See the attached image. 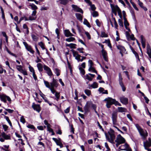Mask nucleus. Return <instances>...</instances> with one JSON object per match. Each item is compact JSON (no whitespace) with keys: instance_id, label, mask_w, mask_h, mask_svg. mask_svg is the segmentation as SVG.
<instances>
[{"instance_id":"f257e3e1","label":"nucleus","mask_w":151,"mask_h":151,"mask_svg":"<svg viewBox=\"0 0 151 151\" xmlns=\"http://www.w3.org/2000/svg\"><path fill=\"white\" fill-rule=\"evenodd\" d=\"M108 133L110 136V138L107 136L106 133H105V135L106 139L110 143L114 144V139L115 138V136L114 134V131L112 129H110V131L108 132Z\"/></svg>"},{"instance_id":"f03ea898","label":"nucleus","mask_w":151,"mask_h":151,"mask_svg":"<svg viewBox=\"0 0 151 151\" xmlns=\"http://www.w3.org/2000/svg\"><path fill=\"white\" fill-rule=\"evenodd\" d=\"M135 126L139 132L140 135L142 136L144 138H145L147 136V132L146 131H144L138 124H136Z\"/></svg>"},{"instance_id":"7ed1b4c3","label":"nucleus","mask_w":151,"mask_h":151,"mask_svg":"<svg viewBox=\"0 0 151 151\" xmlns=\"http://www.w3.org/2000/svg\"><path fill=\"white\" fill-rule=\"evenodd\" d=\"M125 139L122 137L120 134H119L115 140V142H118L120 144L123 143L125 142Z\"/></svg>"},{"instance_id":"20e7f679","label":"nucleus","mask_w":151,"mask_h":151,"mask_svg":"<svg viewBox=\"0 0 151 151\" xmlns=\"http://www.w3.org/2000/svg\"><path fill=\"white\" fill-rule=\"evenodd\" d=\"M112 115L113 124L114 125H117V114L116 112H114L112 113Z\"/></svg>"},{"instance_id":"39448f33","label":"nucleus","mask_w":151,"mask_h":151,"mask_svg":"<svg viewBox=\"0 0 151 151\" xmlns=\"http://www.w3.org/2000/svg\"><path fill=\"white\" fill-rule=\"evenodd\" d=\"M23 44L25 46L26 49L29 51L32 54H33L35 51L32 50L31 46L30 45H29L27 42H23Z\"/></svg>"},{"instance_id":"423d86ee","label":"nucleus","mask_w":151,"mask_h":151,"mask_svg":"<svg viewBox=\"0 0 151 151\" xmlns=\"http://www.w3.org/2000/svg\"><path fill=\"white\" fill-rule=\"evenodd\" d=\"M72 52L73 56L75 57V59L77 60L78 61H79L80 60V58L81 57V55L78 54L77 52L74 50L72 51Z\"/></svg>"},{"instance_id":"0eeeda50","label":"nucleus","mask_w":151,"mask_h":151,"mask_svg":"<svg viewBox=\"0 0 151 151\" xmlns=\"http://www.w3.org/2000/svg\"><path fill=\"white\" fill-rule=\"evenodd\" d=\"M72 7L74 9V10L75 11L80 12L82 14L83 13V12L81 8L78 7L77 6L73 4L72 5Z\"/></svg>"},{"instance_id":"6e6552de","label":"nucleus","mask_w":151,"mask_h":151,"mask_svg":"<svg viewBox=\"0 0 151 151\" xmlns=\"http://www.w3.org/2000/svg\"><path fill=\"white\" fill-rule=\"evenodd\" d=\"M104 101H106L107 103L111 105L114 104V102H115V99L109 97L108 98H106L105 99Z\"/></svg>"},{"instance_id":"1a4fd4ad","label":"nucleus","mask_w":151,"mask_h":151,"mask_svg":"<svg viewBox=\"0 0 151 151\" xmlns=\"http://www.w3.org/2000/svg\"><path fill=\"white\" fill-rule=\"evenodd\" d=\"M50 85L51 86V87H57L58 85V83L57 82V80H56L55 79L53 78L52 79V82L50 83Z\"/></svg>"},{"instance_id":"9d476101","label":"nucleus","mask_w":151,"mask_h":151,"mask_svg":"<svg viewBox=\"0 0 151 151\" xmlns=\"http://www.w3.org/2000/svg\"><path fill=\"white\" fill-rule=\"evenodd\" d=\"M52 139L56 143V144L60 146L61 148L63 147V145L62 143L60 141V139L59 138V139H58L56 138H53Z\"/></svg>"},{"instance_id":"9b49d317","label":"nucleus","mask_w":151,"mask_h":151,"mask_svg":"<svg viewBox=\"0 0 151 151\" xmlns=\"http://www.w3.org/2000/svg\"><path fill=\"white\" fill-rule=\"evenodd\" d=\"M121 102L124 104L126 105L128 103V99L127 98L124 97H121L120 98Z\"/></svg>"},{"instance_id":"f8f14e48","label":"nucleus","mask_w":151,"mask_h":151,"mask_svg":"<svg viewBox=\"0 0 151 151\" xmlns=\"http://www.w3.org/2000/svg\"><path fill=\"white\" fill-rule=\"evenodd\" d=\"M101 52L104 59L106 61L108 62V56L105 50L101 51Z\"/></svg>"},{"instance_id":"ddd939ff","label":"nucleus","mask_w":151,"mask_h":151,"mask_svg":"<svg viewBox=\"0 0 151 151\" xmlns=\"http://www.w3.org/2000/svg\"><path fill=\"white\" fill-rule=\"evenodd\" d=\"M64 33L65 35L67 37L74 36V35L72 34L69 31L68 29H66L64 31Z\"/></svg>"},{"instance_id":"4468645a","label":"nucleus","mask_w":151,"mask_h":151,"mask_svg":"<svg viewBox=\"0 0 151 151\" xmlns=\"http://www.w3.org/2000/svg\"><path fill=\"white\" fill-rule=\"evenodd\" d=\"M1 135L4 138V139H11V137L9 135L6 134L4 132H3L1 133Z\"/></svg>"},{"instance_id":"2eb2a0df","label":"nucleus","mask_w":151,"mask_h":151,"mask_svg":"<svg viewBox=\"0 0 151 151\" xmlns=\"http://www.w3.org/2000/svg\"><path fill=\"white\" fill-rule=\"evenodd\" d=\"M116 47L117 49L119 50V52H125L126 50L124 46L120 45H116Z\"/></svg>"},{"instance_id":"dca6fc26","label":"nucleus","mask_w":151,"mask_h":151,"mask_svg":"<svg viewBox=\"0 0 151 151\" xmlns=\"http://www.w3.org/2000/svg\"><path fill=\"white\" fill-rule=\"evenodd\" d=\"M32 107L34 110L38 112L40 111V105H33Z\"/></svg>"},{"instance_id":"f3484780","label":"nucleus","mask_w":151,"mask_h":151,"mask_svg":"<svg viewBox=\"0 0 151 151\" xmlns=\"http://www.w3.org/2000/svg\"><path fill=\"white\" fill-rule=\"evenodd\" d=\"M130 48L132 52L135 55L136 58L139 61H140V59L138 53L134 50L133 48L131 46H130Z\"/></svg>"},{"instance_id":"a211bd4d","label":"nucleus","mask_w":151,"mask_h":151,"mask_svg":"<svg viewBox=\"0 0 151 151\" xmlns=\"http://www.w3.org/2000/svg\"><path fill=\"white\" fill-rule=\"evenodd\" d=\"M128 145L127 143H125L124 145H121L119 147V149L121 150H126L129 146Z\"/></svg>"},{"instance_id":"6ab92c4d","label":"nucleus","mask_w":151,"mask_h":151,"mask_svg":"<svg viewBox=\"0 0 151 151\" xmlns=\"http://www.w3.org/2000/svg\"><path fill=\"white\" fill-rule=\"evenodd\" d=\"M118 112H126L127 111L126 109L122 107H118Z\"/></svg>"},{"instance_id":"aec40b11","label":"nucleus","mask_w":151,"mask_h":151,"mask_svg":"<svg viewBox=\"0 0 151 151\" xmlns=\"http://www.w3.org/2000/svg\"><path fill=\"white\" fill-rule=\"evenodd\" d=\"M147 53L150 58H151V49L150 46H147Z\"/></svg>"},{"instance_id":"412c9836","label":"nucleus","mask_w":151,"mask_h":151,"mask_svg":"<svg viewBox=\"0 0 151 151\" xmlns=\"http://www.w3.org/2000/svg\"><path fill=\"white\" fill-rule=\"evenodd\" d=\"M116 9L117 11H118V14L119 15V16L121 18H122V14L121 11L119 7L117 6H116Z\"/></svg>"},{"instance_id":"4be33fe9","label":"nucleus","mask_w":151,"mask_h":151,"mask_svg":"<svg viewBox=\"0 0 151 151\" xmlns=\"http://www.w3.org/2000/svg\"><path fill=\"white\" fill-rule=\"evenodd\" d=\"M37 66L40 72H41L43 70V66L41 63H38L37 65Z\"/></svg>"},{"instance_id":"5701e85b","label":"nucleus","mask_w":151,"mask_h":151,"mask_svg":"<svg viewBox=\"0 0 151 151\" xmlns=\"http://www.w3.org/2000/svg\"><path fill=\"white\" fill-rule=\"evenodd\" d=\"M60 1V3L63 5H66L70 0H59Z\"/></svg>"},{"instance_id":"b1692460","label":"nucleus","mask_w":151,"mask_h":151,"mask_svg":"<svg viewBox=\"0 0 151 151\" xmlns=\"http://www.w3.org/2000/svg\"><path fill=\"white\" fill-rule=\"evenodd\" d=\"M144 146H145L146 147H149L151 146V142H148L147 140L145 142H144Z\"/></svg>"},{"instance_id":"393cba45","label":"nucleus","mask_w":151,"mask_h":151,"mask_svg":"<svg viewBox=\"0 0 151 151\" xmlns=\"http://www.w3.org/2000/svg\"><path fill=\"white\" fill-rule=\"evenodd\" d=\"M76 16L77 19L80 21H82L83 17L79 13H76Z\"/></svg>"},{"instance_id":"a878e982","label":"nucleus","mask_w":151,"mask_h":151,"mask_svg":"<svg viewBox=\"0 0 151 151\" xmlns=\"http://www.w3.org/2000/svg\"><path fill=\"white\" fill-rule=\"evenodd\" d=\"M66 45L67 46L71 48H75L76 45L73 43H70V44H66Z\"/></svg>"},{"instance_id":"bb28decb","label":"nucleus","mask_w":151,"mask_h":151,"mask_svg":"<svg viewBox=\"0 0 151 151\" xmlns=\"http://www.w3.org/2000/svg\"><path fill=\"white\" fill-rule=\"evenodd\" d=\"M0 98L1 101H3L4 103L6 102V96L4 95H2L0 96Z\"/></svg>"},{"instance_id":"cd10ccee","label":"nucleus","mask_w":151,"mask_h":151,"mask_svg":"<svg viewBox=\"0 0 151 151\" xmlns=\"http://www.w3.org/2000/svg\"><path fill=\"white\" fill-rule=\"evenodd\" d=\"M83 23L84 24L86 25L89 28L91 27V26L90 24V23L86 19H84Z\"/></svg>"},{"instance_id":"c85d7f7f","label":"nucleus","mask_w":151,"mask_h":151,"mask_svg":"<svg viewBox=\"0 0 151 151\" xmlns=\"http://www.w3.org/2000/svg\"><path fill=\"white\" fill-rule=\"evenodd\" d=\"M89 75L88 74L85 76H84V79H85L88 80L89 81H92L93 78L91 77H90Z\"/></svg>"},{"instance_id":"c756f323","label":"nucleus","mask_w":151,"mask_h":151,"mask_svg":"<svg viewBox=\"0 0 151 151\" xmlns=\"http://www.w3.org/2000/svg\"><path fill=\"white\" fill-rule=\"evenodd\" d=\"M103 43H106L108 44V46L112 50V46L111 44L110 43V41L109 40H105V41Z\"/></svg>"},{"instance_id":"7c9ffc66","label":"nucleus","mask_w":151,"mask_h":151,"mask_svg":"<svg viewBox=\"0 0 151 151\" xmlns=\"http://www.w3.org/2000/svg\"><path fill=\"white\" fill-rule=\"evenodd\" d=\"M44 82L45 86L47 88L50 89L51 87V86L50 85L48 81L44 80Z\"/></svg>"},{"instance_id":"2f4dec72","label":"nucleus","mask_w":151,"mask_h":151,"mask_svg":"<svg viewBox=\"0 0 151 151\" xmlns=\"http://www.w3.org/2000/svg\"><path fill=\"white\" fill-rule=\"evenodd\" d=\"M88 70L89 71H91L94 73H97V71L95 70V69L92 67H89L88 69Z\"/></svg>"},{"instance_id":"473e14b6","label":"nucleus","mask_w":151,"mask_h":151,"mask_svg":"<svg viewBox=\"0 0 151 151\" xmlns=\"http://www.w3.org/2000/svg\"><path fill=\"white\" fill-rule=\"evenodd\" d=\"M84 92L88 96H90L91 94V91L88 89H85L84 90Z\"/></svg>"},{"instance_id":"72a5a7b5","label":"nucleus","mask_w":151,"mask_h":151,"mask_svg":"<svg viewBox=\"0 0 151 151\" xmlns=\"http://www.w3.org/2000/svg\"><path fill=\"white\" fill-rule=\"evenodd\" d=\"M55 96L56 97V98L55 99L58 101V100L59 99L60 97V93L57 92H56L55 94Z\"/></svg>"},{"instance_id":"f704fd0d","label":"nucleus","mask_w":151,"mask_h":151,"mask_svg":"<svg viewBox=\"0 0 151 151\" xmlns=\"http://www.w3.org/2000/svg\"><path fill=\"white\" fill-rule=\"evenodd\" d=\"M75 39L74 37H70V38H67L65 39V40L68 42H70L74 41Z\"/></svg>"},{"instance_id":"c9c22d12","label":"nucleus","mask_w":151,"mask_h":151,"mask_svg":"<svg viewBox=\"0 0 151 151\" xmlns=\"http://www.w3.org/2000/svg\"><path fill=\"white\" fill-rule=\"evenodd\" d=\"M54 72L56 74L57 76H58L60 75V70L59 69L56 68L54 69Z\"/></svg>"},{"instance_id":"e433bc0d","label":"nucleus","mask_w":151,"mask_h":151,"mask_svg":"<svg viewBox=\"0 0 151 151\" xmlns=\"http://www.w3.org/2000/svg\"><path fill=\"white\" fill-rule=\"evenodd\" d=\"M91 86L93 88H97L98 86V84L97 83L94 82L91 85Z\"/></svg>"},{"instance_id":"4c0bfd02","label":"nucleus","mask_w":151,"mask_h":151,"mask_svg":"<svg viewBox=\"0 0 151 151\" xmlns=\"http://www.w3.org/2000/svg\"><path fill=\"white\" fill-rule=\"evenodd\" d=\"M38 45L41 47L42 50H43L45 49L44 44L42 42H39Z\"/></svg>"},{"instance_id":"58836bf2","label":"nucleus","mask_w":151,"mask_h":151,"mask_svg":"<svg viewBox=\"0 0 151 151\" xmlns=\"http://www.w3.org/2000/svg\"><path fill=\"white\" fill-rule=\"evenodd\" d=\"M32 37L34 41L35 42L37 41L38 38L36 36L34 35H32Z\"/></svg>"},{"instance_id":"ea45409f","label":"nucleus","mask_w":151,"mask_h":151,"mask_svg":"<svg viewBox=\"0 0 151 151\" xmlns=\"http://www.w3.org/2000/svg\"><path fill=\"white\" fill-rule=\"evenodd\" d=\"M29 6L31 7L32 9L36 10L37 9V7L34 4H30Z\"/></svg>"},{"instance_id":"a19ab883","label":"nucleus","mask_w":151,"mask_h":151,"mask_svg":"<svg viewBox=\"0 0 151 151\" xmlns=\"http://www.w3.org/2000/svg\"><path fill=\"white\" fill-rule=\"evenodd\" d=\"M89 106H91V107L93 108L95 110H96V105L94 104H93L91 103H89Z\"/></svg>"},{"instance_id":"79ce46f5","label":"nucleus","mask_w":151,"mask_h":151,"mask_svg":"<svg viewBox=\"0 0 151 151\" xmlns=\"http://www.w3.org/2000/svg\"><path fill=\"white\" fill-rule=\"evenodd\" d=\"M141 43H145V40L142 35L140 36Z\"/></svg>"},{"instance_id":"37998d69","label":"nucleus","mask_w":151,"mask_h":151,"mask_svg":"<svg viewBox=\"0 0 151 151\" xmlns=\"http://www.w3.org/2000/svg\"><path fill=\"white\" fill-rule=\"evenodd\" d=\"M101 36L102 37H108V35L107 34H106L104 32H101Z\"/></svg>"},{"instance_id":"c03bdc74","label":"nucleus","mask_w":151,"mask_h":151,"mask_svg":"<svg viewBox=\"0 0 151 151\" xmlns=\"http://www.w3.org/2000/svg\"><path fill=\"white\" fill-rule=\"evenodd\" d=\"M79 69L81 73L83 75H84L85 74V70L81 67H80L79 68Z\"/></svg>"},{"instance_id":"a18cd8bd","label":"nucleus","mask_w":151,"mask_h":151,"mask_svg":"<svg viewBox=\"0 0 151 151\" xmlns=\"http://www.w3.org/2000/svg\"><path fill=\"white\" fill-rule=\"evenodd\" d=\"M118 22L119 25L120 27H123V22L121 19H118Z\"/></svg>"},{"instance_id":"49530a36","label":"nucleus","mask_w":151,"mask_h":151,"mask_svg":"<svg viewBox=\"0 0 151 151\" xmlns=\"http://www.w3.org/2000/svg\"><path fill=\"white\" fill-rule=\"evenodd\" d=\"M89 106H88L87 104H86V105L85 106H84V110L86 112H87L88 111V110H89Z\"/></svg>"},{"instance_id":"de8ad7c7","label":"nucleus","mask_w":151,"mask_h":151,"mask_svg":"<svg viewBox=\"0 0 151 151\" xmlns=\"http://www.w3.org/2000/svg\"><path fill=\"white\" fill-rule=\"evenodd\" d=\"M92 15L93 17H96L98 16V12L96 11H94L93 12Z\"/></svg>"},{"instance_id":"09e8293b","label":"nucleus","mask_w":151,"mask_h":151,"mask_svg":"<svg viewBox=\"0 0 151 151\" xmlns=\"http://www.w3.org/2000/svg\"><path fill=\"white\" fill-rule=\"evenodd\" d=\"M120 85L121 86V87L122 88V90L123 91H125V90H126V88L124 86V85H123V83H121V84H120Z\"/></svg>"},{"instance_id":"8fccbe9b","label":"nucleus","mask_w":151,"mask_h":151,"mask_svg":"<svg viewBox=\"0 0 151 151\" xmlns=\"http://www.w3.org/2000/svg\"><path fill=\"white\" fill-rule=\"evenodd\" d=\"M47 73L48 75L50 76H51L52 75V73L51 69L47 71Z\"/></svg>"},{"instance_id":"3c124183","label":"nucleus","mask_w":151,"mask_h":151,"mask_svg":"<svg viewBox=\"0 0 151 151\" xmlns=\"http://www.w3.org/2000/svg\"><path fill=\"white\" fill-rule=\"evenodd\" d=\"M17 69L20 72L23 69L22 68V66L21 65H17Z\"/></svg>"},{"instance_id":"603ef678","label":"nucleus","mask_w":151,"mask_h":151,"mask_svg":"<svg viewBox=\"0 0 151 151\" xmlns=\"http://www.w3.org/2000/svg\"><path fill=\"white\" fill-rule=\"evenodd\" d=\"M85 34L87 36V37H88V39H90L91 38V37L89 33L87 32H85Z\"/></svg>"},{"instance_id":"864d4df0","label":"nucleus","mask_w":151,"mask_h":151,"mask_svg":"<svg viewBox=\"0 0 151 151\" xmlns=\"http://www.w3.org/2000/svg\"><path fill=\"white\" fill-rule=\"evenodd\" d=\"M29 71L31 72H32V73H34V72H35V70H34L33 68L32 67H31L30 65H29Z\"/></svg>"},{"instance_id":"5fc2aeb1","label":"nucleus","mask_w":151,"mask_h":151,"mask_svg":"<svg viewBox=\"0 0 151 151\" xmlns=\"http://www.w3.org/2000/svg\"><path fill=\"white\" fill-rule=\"evenodd\" d=\"M131 4L132 5L133 7L137 11L138 10V9L136 6L135 4L133 2H131Z\"/></svg>"},{"instance_id":"6e6d98bb","label":"nucleus","mask_w":151,"mask_h":151,"mask_svg":"<svg viewBox=\"0 0 151 151\" xmlns=\"http://www.w3.org/2000/svg\"><path fill=\"white\" fill-rule=\"evenodd\" d=\"M20 122H22L23 124H24L25 122V119L24 118L23 116H22L20 118Z\"/></svg>"},{"instance_id":"4d7b16f0","label":"nucleus","mask_w":151,"mask_h":151,"mask_svg":"<svg viewBox=\"0 0 151 151\" xmlns=\"http://www.w3.org/2000/svg\"><path fill=\"white\" fill-rule=\"evenodd\" d=\"M2 127L5 131H6L8 128V127L6 124L3 125Z\"/></svg>"},{"instance_id":"13d9d810","label":"nucleus","mask_w":151,"mask_h":151,"mask_svg":"<svg viewBox=\"0 0 151 151\" xmlns=\"http://www.w3.org/2000/svg\"><path fill=\"white\" fill-rule=\"evenodd\" d=\"M122 76H121V75L120 74H119V84H121V83H123L122 82Z\"/></svg>"},{"instance_id":"bf43d9fd","label":"nucleus","mask_w":151,"mask_h":151,"mask_svg":"<svg viewBox=\"0 0 151 151\" xmlns=\"http://www.w3.org/2000/svg\"><path fill=\"white\" fill-rule=\"evenodd\" d=\"M44 69L46 71H47L50 69L48 66L45 65H44L43 66Z\"/></svg>"},{"instance_id":"052dcab7","label":"nucleus","mask_w":151,"mask_h":151,"mask_svg":"<svg viewBox=\"0 0 151 151\" xmlns=\"http://www.w3.org/2000/svg\"><path fill=\"white\" fill-rule=\"evenodd\" d=\"M50 90L51 92H52V93H53V94H54V93H56V92H56V91L54 89V88H53V87H51L50 88Z\"/></svg>"},{"instance_id":"680f3d73","label":"nucleus","mask_w":151,"mask_h":151,"mask_svg":"<svg viewBox=\"0 0 151 151\" xmlns=\"http://www.w3.org/2000/svg\"><path fill=\"white\" fill-rule=\"evenodd\" d=\"M27 127L31 129H35V127L34 126L32 125L29 124L27 126Z\"/></svg>"},{"instance_id":"e2e57ef3","label":"nucleus","mask_w":151,"mask_h":151,"mask_svg":"<svg viewBox=\"0 0 151 151\" xmlns=\"http://www.w3.org/2000/svg\"><path fill=\"white\" fill-rule=\"evenodd\" d=\"M88 63H89V67H91L92 66V65H93V63L92 62V61L91 60H88Z\"/></svg>"},{"instance_id":"0e129e2a","label":"nucleus","mask_w":151,"mask_h":151,"mask_svg":"<svg viewBox=\"0 0 151 151\" xmlns=\"http://www.w3.org/2000/svg\"><path fill=\"white\" fill-rule=\"evenodd\" d=\"M91 9L93 11H94L96 9V8L94 4L91 5Z\"/></svg>"},{"instance_id":"69168bd1","label":"nucleus","mask_w":151,"mask_h":151,"mask_svg":"<svg viewBox=\"0 0 151 151\" xmlns=\"http://www.w3.org/2000/svg\"><path fill=\"white\" fill-rule=\"evenodd\" d=\"M96 22L97 25L99 27H100L101 26V23L99 21V20L98 19L96 20Z\"/></svg>"},{"instance_id":"338daca9","label":"nucleus","mask_w":151,"mask_h":151,"mask_svg":"<svg viewBox=\"0 0 151 151\" xmlns=\"http://www.w3.org/2000/svg\"><path fill=\"white\" fill-rule=\"evenodd\" d=\"M20 72L23 73V74L24 75H27V71L26 70H24L23 69H22V70H21V71Z\"/></svg>"},{"instance_id":"774afa93","label":"nucleus","mask_w":151,"mask_h":151,"mask_svg":"<svg viewBox=\"0 0 151 151\" xmlns=\"http://www.w3.org/2000/svg\"><path fill=\"white\" fill-rule=\"evenodd\" d=\"M83 48L82 47L79 48L77 49V50L79 51L80 53H83Z\"/></svg>"}]
</instances>
